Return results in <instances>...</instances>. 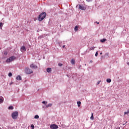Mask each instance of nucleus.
Wrapping results in <instances>:
<instances>
[{"label": "nucleus", "instance_id": "1", "mask_svg": "<svg viewBox=\"0 0 129 129\" xmlns=\"http://www.w3.org/2000/svg\"><path fill=\"white\" fill-rule=\"evenodd\" d=\"M46 16L47 14H46V12H42L38 16V21L41 22V21H43V20L46 18Z\"/></svg>", "mask_w": 129, "mask_h": 129}, {"label": "nucleus", "instance_id": "20", "mask_svg": "<svg viewBox=\"0 0 129 129\" xmlns=\"http://www.w3.org/2000/svg\"><path fill=\"white\" fill-rule=\"evenodd\" d=\"M45 36L44 35H40V36L38 37V39H42L43 38H44Z\"/></svg>", "mask_w": 129, "mask_h": 129}, {"label": "nucleus", "instance_id": "6", "mask_svg": "<svg viewBox=\"0 0 129 129\" xmlns=\"http://www.w3.org/2000/svg\"><path fill=\"white\" fill-rule=\"evenodd\" d=\"M80 10H82V11H85L86 8L84 7V6L82 5H79V8Z\"/></svg>", "mask_w": 129, "mask_h": 129}, {"label": "nucleus", "instance_id": "18", "mask_svg": "<svg viewBox=\"0 0 129 129\" xmlns=\"http://www.w3.org/2000/svg\"><path fill=\"white\" fill-rule=\"evenodd\" d=\"M78 28H79L78 26H75V28H74V30H75L76 32L77 31H78Z\"/></svg>", "mask_w": 129, "mask_h": 129}, {"label": "nucleus", "instance_id": "5", "mask_svg": "<svg viewBox=\"0 0 129 129\" xmlns=\"http://www.w3.org/2000/svg\"><path fill=\"white\" fill-rule=\"evenodd\" d=\"M30 68L32 69H37V68H38V67L37 66H35V64L32 63L30 65Z\"/></svg>", "mask_w": 129, "mask_h": 129}, {"label": "nucleus", "instance_id": "7", "mask_svg": "<svg viewBox=\"0 0 129 129\" xmlns=\"http://www.w3.org/2000/svg\"><path fill=\"white\" fill-rule=\"evenodd\" d=\"M20 50H21V52H24V51H26V47L25 46H22L21 47Z\"/></svg>", "mask_w": 129, "mask_h": 129}, {"label": "nucleus", "instance_id": "16", "mask_svg": "<svg viewBox=\"0 0 129 129\" xmlns=\"http://www.w3.org/2000/svg\"><path fill=\"white\" fill-rule=\"evenodd\" d=\"M71 63L73 65H74L75 64V59H72L71 60Z\"/></svg>", "mask_w": 129, "mask_h": 129}, {"label": "nucleus", "instance_id": "2", "mask_svg": "<svg viewBox=\"0 0 129 129\" xmlns=\"http://www.w3.org/2000/svg\"><path fill=\"white\" fill-rule=\"evenodd\" d=\"M19 116V112L17 111L13 112L12 114V117L13 119H17Z\"/></svg>", "mask_w": 129, "mask_h": 129}, {"label": "nucleus", "instance_id": "39", "mask_svg": "<svg viewBox=\"0 0 129 129\" xmlns=\"http://www.w3.org/2000/svg\"><path fill=\"white\" fill-rule=\"evenodd\" d=\"M102 52H101V53H100V55H102Z\"/></svg>", "mask_w": 129, "mask_h": 129}, {"label": "nucleus", "instance_id": "15", "mask_svg": "<svg viewBox=\"0 0 129 129\" xmlns=\"http://www.w3.org/2000/svg\"><path fill=\"white\" fill-rule=\"evenodd\" d=\"M8 109H9L10 110H13V109H14V106H10L8 107Z\"/></svg>", "mask_w": 129, "mask_h": 129}, {"label": "nucleus", "instance_id": "8", "mask_svg": "<svg viewBox=\"0 0 129 129\" xmlns=\"http://www.w3.org/2000/svg\"><path fill=\"white\" fill-rule=\"evenodd\" d=\"M9 58L10 59V61H14L15 59H16V56H12L9 57Z\"/></svg>", "mask_w": 129, "mask_h": 129}, {"label": "nucleus", "instance_id": "4", "mask_svg": "<svg viewBox=\"0 0 129 129\" xmlns=\"http://www.w3.org/2000/svg\"><path fill=\"white\" fill-rule=\"evenodd\" d=\"M50 127L51 129H57L58 128V125L56 124H53L50 125Z\"/></svg>", "mask_w": 129, "mask_h": 129}, {"label": "nucleus", "instance_id": "33", "mask_svg": "<svg viewBox=\"0 0 129 129\" xmlns=\"http://www.w3.org/2000/svg\"><path fill=\"white\" fill-rule=\"evenodd\" d=\"M101 81H99L98 82H97V85H98V84H100V82H101Z\"/></svg>", "mask_w": 129, "mask_h": 129}, {"label": "nucleus", "instance_id": "38", "mask_svg": "<svg viewBox=\"0 0 129 129\" xmlns=\"http://www.w3.org/2000/svg\"><path fill=\"white\" fill-rule=\"evenodd\" d=\"M62 48H65V45H63Z\"/></svg>", "mask_w": 129, "mask_h": 129}, {"label": "nucleus", "instance_id": "22", "mask_svg": "<svg viewBox=\"0 0 129 129\" xmlns=\"http://www.w3.org/2000/svg\"><path fill=\"white\" fill-rule=\"evenodd\" d=\"M4 102V98H0V103H3Z\"/></svg>", "mask_w": 129, "mask_h": 129}, {"label": "nucleus", "instance_id": "25", "mask_svg": "<svg viewBox=\"0 0 129 129\" xmlns=\"http://www.w3.org/2000/svg\"><path fill=\"white\" fill-rule=\"evenodd\" d=\"M4 26V23L3 22L0 23V28Z\"/></svg>", "mask_w": 129, "mask_h": 129}, {"label": "nucleus", "instance_id": "12", "mask_svg": "<svg viewBox=\"0 0 129 129\" xmlns=\"http://www.w3.org/2000/svg\"><path fill=\"white\" fill-rule=\"evenodd\" d=\"M46 71H47V72H48V73H50V72H51V71H52V69H51L50 68H48L46 69Z\"/></svg>", "mask_w": 129, "mask_h": 129}, {"label": "nucleus", "instance_id": "10", "mask_svg": "<svg viewBox=\"0 0 129 129\" xmlns=\"http://www.w3.org/2000/svg\"><path fill=\"white\" fill-rule=\"evenodd\" d=\"M17 80H22V77L21 76L19 75L16 77Z\"/></svg>", "mask_w": 129, "mask_h": 129}, {"label": "nucleus", "instance_id": "13", "mask_svg": "<svg viewBox=\"0 0 129 129\" xmlns=\"http://www.w3.org/2000/svg\"><path fill=\"white\" fill-rule=\"evenodd\" d=\"M6 63H11V61L10 57L7 59V60H6Z\"/></svg>", "mask_w": 129, "mask_h": 129}, {"label": "nucleus", "instance_id": "40", "mask_svg": "<svg viewBox=\"0 0 129 129\" xmlns=\"http://www.w3.org/2000/svg\"><path fill=\"white\" fill-rule=\"evenodd\" d=\"M85 66H86V64H85Z\"/></svg>", "mask_w": 129, "mask_h": 129}, {"label": "nucleus", "instance_id": "37", "mask_svg": "<svg viewBox=\"0 0 129 129\" xmlns=\"http://www.w3.org/2000/svg\"><path fill=\"white\" fill-rule=\"evenodd\" d=\"M127 65H128V66H129V62H127Z\"/></svg>", "mask_w": 129, "mask_h": 129}, {"label": "nucleus", "instance_id": "26", "mask_svg": "<svg viewBox=\"0 0 129 129\" xmlns=\"http://www.w3.org/2000/svg\"><path fill=\"white\" fill-rule=\"evenodd\" d=\"M31 127L32 128V129H34L35 128V125H34V124H31Z\"/></svg>", "mask_w": 129, "mask_h": 129}, {"label": "nucleus", "instance_id": "3", "mask_svg": "<svg viewBox=\"0 0 129 129\" xmlns=\"http://www.w3.org/2000/svg\"><path fill=\"white\" fill-rule=\"evenodd\" d=\"M25 72L26 74H32V73H33V71L29 68H26L25 69Z\"/></svg>", "mask_w": 129, "mask_h": 129}, {"label": "nucleus", "instance_id": "31", "mask_svg": "<svg viewBox=\"0 0 129 129\" xmlns=\"http://www.w3.org/2000/svg\"><path fill=\"white\" fill-rule=\"evenodd\" d=\"M90 50H94V48L93 47H90Z\"/></svg>", "mask_w": 129, "mask_h": 129}, {"label": "nucleus", "instance_id": "30", "mask_svg": "<svg viewBox=\"0 0 129 129\" xmlns=\"http://www.w3.org/2000/svg\"><path fill=\"white\" fill-rule=\"evenodd\" d=\"M4 55H5V56H7L8 55V51L4 52Z\"/></svg>", "mask_w": 129, "mask_h": 129}, {"label": "nucleus", "instance_id": "35", "mask_svg": "<svg viewBox=\"0 0 129 129\" xmlns=\"http://www.w3.org/2000/svg\"><path fill=\"white\" fill-rule=\"evenodd\" d=\"M92 62H93L92 60L90 61V63H92Z\"/></svg>", "mask_w": 129, "mask_h": 129}, {"label": "nucleus", "instance_id": "24", "mask_svg": "<svg viewBox=\"0 0 129 129\" xmlns=\"http://www.w3.org/2000/svg\"><path fill=\"white\" fill-rule=\"evenodd\" d=\"M34 118L38 119V118H39V115H35L34 116Z\"/></svg>", "mask_w": 129, "mask_h": 129}, {"label": "nucleus", "instance_id": "21", "mask_svg": "<svg viewBox=\"0 0 129 129\" xmlns=\"http://www.w3.org/2000/svg\"><path fill=\"white\" fill-rule=\"evenodd\" d=\"M128 113H129V108L127 109V111L124 112V115H125V114H128Z\"/></svg>", "mask_w": 129, "mask_h": 129}, {"label": "nucleus", "instance_id": "32", "mask_svg": "<svg viewBox=\"0 0 129 129\" xmlns=\"http://www.w3.org/2000/svg\"><path fill=\"white\" fill-rule=\"evenodd\" d=\"M87 2H88V3H89L90 2H92V0H86Z\"/></svg>", "mask_w": 129, "mask_h": 129}, {"label": "nucleus", "instance_id": "34", "mask_svg": "<svg viewBox=\"0 0 129 129\" xmlns=\"http://www.w3.org/2000/svg\"><path fill=\"white\" fill-rule=\"evenodd\" d=\"M81 67H82L81 66H79V69H80L81 68Z\"/></svg>", "mask_w": 129, "mask_h": 129}, {"label": "nucleus", "instance_id": "27", "mask_svg": "<svg viewBox=\"0 0 129 129\" xmlns=\"http://www.w3.org/2000/svg\"><path fill=\"white\" fill-rule=\"evenodd\" d=\"M42 103H43V104H47V101H43L42 102Z\"/></svg>", "mask_w": 129, "mask_h": 129}, {"label": "nucleus", "instance_id": "23", "mask_svg": "<svg viewBox=\"0 0 129 129\" xmlns=\"http://www.w3.org/2000/svg\"><path fill=\"white\" fill-rule=\"evenodd\" d=\"M8 76H9V77H12V76H13V74H12V73H9L8 74Z\"/></svg>", "mask_w": 129, "mask_h": 129}, {"label": "nucleus", "instance_id": "14", "mask_svg": "<svg viewBox=\"0 0 129 129\" xmlns=\"http://www.w3.org/2000/svg\"><path fill=\"white\" fill-rule=\"evenodd\" d=\"M77 103L78 104V107H80V105H81V102L79 101H77Z\"/></svg>", "mask_w": 129, "mask_h": 129}, {"label": "nucleus", "instance_id": "11", "mask_svg": "<svg viewBox=\"0 0 129 129\" xmlns=\"http://www.w3.org/2000/svg\"><path fill=\"white\" fill-rule=\"evenodd\" d=\"M100 42L101 43H105V42H106V39L103 38L102 39H101Z\"/></svg>", "mask_w": 129, "mask_h": 129}, {"label": "nucleus", "instance_id": "17", "mask_svg": "<svg viewBox=\"0 0 129 129\" xmlns=\"http://www.w3.org/2000/svg\"><path fill=\"white\" fill-rule=\"evenodd\" d=\"M106 81L108 83H110L111 82V79H107Z\"/></svg>", "mask_w": 129, "mask_h": 129}, {"label": "nucleus", "instance_id": "9", "mask_svg": "<svg viewBox=\"0 0 129 129\" xmlns=\"http://www.w3.org/2000/svg\"><path fill=\"white\" fill-rule=\"evenodd\" d=\"M52 103H49L48 104H46L45 106L46 108H48V107H51L52 106Z\"/></svg>", "mask_w": 129, "mask_h": 129}, {"label": "nucleus", "instance_id": "28", "mask_svg": "<svg viewBox=\"0 0 129 129\" xmlns=\"http://www.w3.org/2000/svg\"><path fill=\"white\" fill-rule=\"evenodd\" d=\"M98 55V51H97V52H96V53L95 54V56L96 57H97Z\"/></svg>", "mask_w": 129, "mask_h": 129}, {"label": "nucleus", "instance_id": "29", "mask_svg": "<svg viewBox=\"0 0 129 129\" xmlns=\"http://www.w3.org/2000/svg\"><path fill=\"white\" fill-rule=\"evenodd\" d=\"M58 66H59V67H61V66H63V64H62L61 63H58Z\"/></svg>", "mask_w": 129, "mask_h": 129}, {"label": "nucleus", "instance_id": "19", "mask_svg": "<svg viewBox=\"0 0 129 129\" xmlns=\"http://www.w3.org/2000/svg\"><path fill=\"white\" fill-rule=\"evenodd\" d=\"M90 118H91V119H92V120H93V119H94V117H93V113H92Z\"/></svg>", "mask_w": 129, "mask_h": 129}, {"label": "nucleus", "instance_id": "36", "mask_svg": "<svg viewBox=\"0 0 129 129\" xmlns=\"http://www.w3.org/2000/svg\"><path fill=\"white\" fill-rule=\"evenodd\" d=\"M96 23H97V24L98 25H99V22H96Z\"/></svg>", "mask_w": 129, "mask_h": 129}]
</instances>
